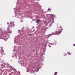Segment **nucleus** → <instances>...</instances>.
I'll return each instance as SVG.
<instances>
[{
    "label": "nucleus",
    "mask_w": 75,
    "mask_h": 75,
    "mask_svg": "<svg viewBox=\"0 0 75 75\" xmlns=\"http://www.w3.org/2000/svg\"><path fill=\"white\" fill-rule=\"evenodd\" d=\"M68 54L69 55H70V52H68Z\"/></svg>",
    "instance_id": "obj_9"
},
{
    "label": "nucleus",
    "mask_w": 75,
    "mask_h": 75,
    "mask_svg": "<svg viewBox=\"0 0 75 75\" xmlns=\"http://www.w3.org/2000/svg\"><path fill=\"white\" fill-rule=\"evenodd\" d=\"M32 35V34H29V36H31Z\"/></svg>",
    "instance_id": "obj_10"
},
{
    "label": "nucleus",
    "mask_w": 75,
    "mask_h": 75,
    "mask_svg": "<svg viewBox=\"0 0 75 75\" xmlns=\"http://www.w3.org/2000/svg\"><path fill=\"white\" fill-rule=\"evenodd\" d=\"M40 21V20H39L38 21H37L36 22L37 23V22H39V21Z\"/></svg>",
    "instance_id": "obj_8"
},
{
    "label": "nucleus",
    "mask_w": 75,
    "mask_h": 75,
    "mask_svg": "<svg viewBox=\"0 0 75 75\" xmlns=\"http://www.w3.org/2000/svg\"><path fill=\"white\" fill-rule=\"evenodd\" d=\"M0 48L1 49L0 52L1 55H4L6 54V53H4V50H3V47H0Z\"/></svg>",
    "instance_id": "obj_3"
},
{
    "label": "nucleus",
    "mask_w": 75,
    "mask_h": 75,
    "mask_svg": "<svg viewBox=\"0 0 75 75\" xmlns=\"http://www.w3.org/2000/svg\"><path fill=\"white\" fill-rule=\"evenodd\" d=\"M60 28L61 29H60V31H56L54 33V34H57V35H58L59 34H60L61 33V32L62 31V30H63L62 29V27L61 26H60Z\"/></svg>",
    "instance_id": "obj_2"
},
{
    "label": "nucleus",
    "mask_w": 75,
    "mask_h": 75,
    "mask_svg": "<svg viewBox=\"0 0 75 75\" xmlns=\"http://www.w3.org/2000/svg\"><path fill=\"white\" fill-rule=\"evenodd\" d=\"M37 24H38V22H37Z\"/></svg>",
    "instance_id": "obj_14"
},
{
    "label": "nucleus",
    "mask_w": 75,
    "mask_h": 75,
    "mask_svg": "<svg viewBox=\"0 0 75 75\" xmlns=\"http://www.w3.org/2000/svg\"><path fill=\"white\" fill-rule=\"evenodd\" d=\"M14 25V23H11L9 25H8V28H11L12 27H13Z\"/></svg>",
    "instance_id": "obj_4"
},
{
    "label": "nucleus",
    "mask_w": 75,
    "mask_h": 75,
    "mask_svg": "<svg viewBox=\"0 0 75 75\" xmlns=\"http://www.w3.org/2000/svg\"><path fill=\"white\" fill-rule=\"evenodd\" d=\"M73 45H74V46H75V44H73Z\"/></svg>",
    "instance_id": "obj_11"
},
{
    "label": "nucleus",
    "mask_w": 75,
    "mask_h": 75,
    "mask_svg": "<svg viewBox=\"0 0 75 75\" xmlns=\"http://www.w3.org/2000/svg\"><path fill=\"white\" fill-rule=\"evenodd\" d=\"M11 31H9V32H7V33H11Z\"/></svg>",
    "instance_id": "obj_7"
},
{
    "label": "nucleus",
    "mask_w": 75,
    "mask_h": 75,
    "mask_svg": "<svg viewBox=\"0 0 75 75\" xmlns=\"http://www.w3.org/2000/svg\"><path fill=\"white\" fill-rule=\"evenodd\" d=\"M57 72H55L54 73V75H57Z\"/></svg>",
    "instance_id": "obj_6"
},
{
    "label": "nucleus",
    "mask_w": 75,
    "mask_h": 75,
    "mask_svg": "<svg viewBox=\"0 0 75 75\" xmlns=\"http://www.w3.org/2000/svg\"><path fill=\"white\" fill-rule=\"evenodd\" d=\"M51 35H54V34L52 33V34H50L49 35H48V36L49 37H48V38H49V37H50V36H51Z\"/></svg>",
    "instance_id": "obj_5"
},
{
    "label": "nucleus",
    "mask_w": 75,
    "mask_h": 75,
    "mask_svg": "<svg viewBox=\"0 0 75 75\" xmlns=\"http://www.w3.org/2000/svg\"><path fill=\"white\" fill-rule=\"evenodd\" d=\"M49 47H51V46H49Z\"/></svg>",
    "instance_id": "obj_13"
},
{
    "label": "nucleus",
    "mask_w": 75,
    "mask_h": 75,
    "mask_svg": "<svg viewBox=\"0 0 75 75\" xmlns=\"http://www.w3.org/2000/svg\"><path fill=\"white\" fill-rule=\"evenodd\" d=\"M55 16L54 14H51V18L49 19V23H53L54 22V17Z\"/></svg>",
    "instance_id": "obj_1"
},
{
    "label": "nucleus",
    "mask_w": 75,
    "mask_h": 75,
    "mask_svg": "<svg viewBox=\"0 0 75 75\" xmlns=\"http://www.w3.org/2000/svg\"><path fill=\"white\" fill-rule=\"evenodd\" d=\"M7 23V24H8V23Z\"/></svg>",
    "instance_id": "obj_15"
},
{
    "label": "nucleus",
    "mask_w": 75,
    "mask_h": 75,
    "mask_svg": "<svg viewBox=\"0 0 75 75\" xmlns=\"http://www.w3.org/2000/svg\"><path fill=\"white\" fill-rule=\"evenodd\" d=\"M20 16H21V14H20Z\"/></svg>",
    "instance_id": "obj_12"
}]
</instances>
